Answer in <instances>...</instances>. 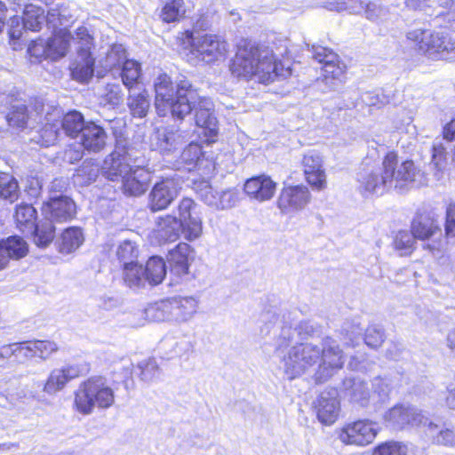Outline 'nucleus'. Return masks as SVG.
<instances>
[{"mask_svg": "<svg viewBox=\"0 0 455 455\" xmlns=\"http://www.w3.org/2000/svg\"><path fill=\"white\" fill-rule=\"evenodd\" d=\"M260 322L263 323L260 328L262 335L269 334L272 329L278 331L275 337V353L280 359L281 369L288 380L314 371L315 381L324 382L343 367V351L330 337L323 339L322 347L310 342L291 347L296 334L301 339L313 335L315 329L308 322H301L296 328H292L272 311L262 313Z\"/></svg>", "mask_w": 455, "mask_h": 455, "instance_id": "nucleus-1", "label": "nucleus"}, {"mask_svg": "<svg viewBox=\"0 0 455 455\" xmlns=\"http://www.w3.org/2000/svg\"><path fill=\"white\" fill-rule=\"evenodd\" d=\"M363 167L357 174L358 190L364 196H382L394 189L403 192L421 176L411 160L398 164L397 155L388 152L382 160L381 165Z\"/></svg>", "mask_w": 455, "mask_h": 455, "instance_id": "nucleus-2", "label": "nucleus"}, {"mask_svg": "<svg viewBox=\"0 0 455 455\" xmlns=\"http://www.w3.org/2000/svg\"><path fill=\"white\" fill-rule=\"evenodd\" d=\"M155 106L160 116L171 115L172 118L183 120L192 112L199 94L191 82L180 76L172 82L167 74H160L154 82Z\"/></svg>", "mask_w": 455, "mask_h": 455, "instance_id": "nucleus-3", "label": "nucleus"}, {"mask_svg": "<svg viewBox=\"0 0 455 455\" xmlns=\"http://www.w3.org/2000/svg\"><path fill=\"white\" fill-rule=\"evenodd\" d=\"M232 74L237 77L256 76L260 83L273 82L278 76H285L283 65L276 62L273 51L265 46L248 44L239 48L230 66Z\"/></svg>", "mask_w": 455, "mask_h": 455, "instance_id": "nucleus-4", "label": "nucleus"}, {"mask_svg": "<svg viewBox=\"0 0 455 455\" xmlns=\"http://www.w3.org/2000/svg\"><path fill=\"white\" fill-rule=\"evenodd\" d=\"M114 403L115 392L102 377L89 378L75 391V408L84 415L92 414L95 407L108 409Z\"/></svg>", "mask_w": 455, "mask_h": 455, "instance_id": "nucleus-5", "label": "nucleus"}, {"mask_svg": "<svg viewBox=\"0 0 455 455\" xmlns=\"http://www.w3.org/2000/svg\"><path fill=\"white\" fill-rule=\"evenodd\" d=\"M406 38L432 60L455 59V40L446 32L417 28L409 31Z\"/></svg>", "mask_w": 455, "mask_h": 455, "instance_id": "nucleus-6", "label": "nucleus"}, {"mask_svg": "<svg viewBox=\"0 0 455 455\" xmlns=\"http://www.w3.org/2000/svg\"><path fill=\"white\" fill-rule=\"evenodd\" d=\"M139 154L135 148L117 140L115 150L104 161L102 174L111 181H122L141 161Z\"/></svg>", "mask_w": 455, "mask_h": 455, "instance_id": "nucleus-7", "label": "nucleus"}, {"mask_svg": "<svg viewBox=\"0 0 455 455\" xmlns=\"http://www.w3.org/2000/svg\"><path fill=\"white\" fill-rule=\"evenodd\" d=\"M77 41V58L71 68L72 77L79 82H88L93 76L94 59L92 57L91 48L93 44V38L84 27L76 30L73 37Z\"/></svg>", "mask_w": 455, "mask_h": 455, "instance_id": "nucleus-8", "label": "nucleus"}, {"mask_svg": "<svg viewBox=\"0 0 455 455\" xmlns=\"http://www.w3.org/2000/svg\"><path fill=\"white\" fill-rule=\"evenodd\" d=\"M45 21L44 11L34 4H27L23 17L13 16L8 22V35L13 50L20 48L19 42L23 30L39 31Z\"/></svg>", "mask_w": 455, "mask_h": 455, "instance_id": "nucleus-9", "label": "nucleus"}, {"mask_svg": "<svg viewBox=\"0 0 455 455\" xmlns=\"http://www.w3.org/2000/svg\"><path fill=\"white\" fill-rule=\"evenodd\" d=\"M387 427L394 430L423 427L428 422V417L421 410L412 405L396 404L384 414Z\"/></svg>", "mask_w": 455, "mask_h": 455, "instance_id": "nucleus-10", "label": "nucleus"}, {"mask_svg": "<svg viewBox=\"0 0 455 455\" xmlns=\"http://www.w3.org/2000/svg\"><path fill=\"white\" fill-rule=\"evenodd\" d=\"M377 434V424L363 419L346 424L338 432V438L347 445L366 446L374 441Z\"/></svg>", "mask_w": 455, "mask_h": 455, "instance_id": "nucleus-11", "label": "nucleus"}, {"mask_svg": "<svg viewBox=\"0 0 455 455\" xmlns=\"http://www.w3.org/2000/svg\"><path fill=\"white\" fill-rule=\"evenodd\" d=\"M191 52L206 63L223 58L227 52V43L216 35H198L192 37Z\"/></svg>", "mask_w": 455, "mask_h": 455, "instance_id": "nucleus-12", "label": "nucleus"}, {"mask_svg": "<svg viewBox=\"0 0 455 455\" xmlns=\"http://www.w3.org/2000/svg\"><path fill=\"white\" fill-rule=\"evenodd\" d=\"M179 219L182 234L188 241L199 238L203 232L202 218L197 204L191 198H183L178 207Z\"/></svg>", "mask_w": 455, "mask_h": 455, "instance_id": "nucleus-13", "label": "nucleus"}, {"mask_svg": "<svg viewBox=\"0 0 455 455\" xmlns=\"http://www.w3.org/2000/svg\"><path fill=\"white\" fill-rule=\"evenodd\" d=\"M311 195L306 186L283 188L277 199V207L283 214H293L303 210L310 202Z\"/></svg>", "mask_w": 455, "mask_h": 455, "instance_id": "nucleus-14", "label": "nucleus"}, {"mask_svg": "<svg viewBox=\"0 0 455 455\" xmlns=\"http://www.w3.org/2000/svg\"><path fill=\"white\" fill-rule=\"evenodd\" d=\"M188 133L172 125L157 129L151 137V147L161 154L168 155L187 142Z\"/></svg>", "mask_w": 455, "mask_h": 455, "instance_id": "nucleus-15", "label": "nucleus"}, {"mask_svg": "<svg viewBox=\"0 0 455 455\" xmlns=\"http://www.w3.org/2000/svg\"><path fill=\"white\" fill-rule=\"evenodd\" d=\"M42 212L46 220L52 222H65L74 218L76 204L67 196H54L43 204Z\"/></svg>", "mask_w": 455, "mask_h": 455, "instance_id": "nucleus-16", "label": "nucleus"}, {"mask_svg": "<svg viewBox=\"0 0 455 455\" xmlns=\"http://www.w3.org/2000/svg\"><path fill=\"white\" fill-rule=\"evenodd\" d=\"M82 374L83 369L77 364H68L61 368H55L51 371L43 390L48 395H55L64 389L69 381Z\"/></svg>", "mask_w": 455, "mask_h": 455, "instance_id": "nucleus-17", "label": "nucleus"}, {"mask_svg": "<svg viewBox=\"0 0 455 455\" xmlns=\"http://www.w3.org/2000/svg\"><path fill=\"white\" fill-rule=\"evenodd\" d=\"M178 184L173 179H164L154 185L149 194V207L153 212L167 208L177 197Z\"/></svg>", "mask_w": 455, "mask_h": 455, "instance_id": "nucleus-18", "label": "nucleus"}, {"mask_svg": "<svg viewBox=\"0 0 455 455\" xmlns=\"http://www.w3.org/2000/svg\"><path fill=\"white\" fill-rule=\"evenodd\" d=\"M343 393L351 403L362 407L375 405V396L372 395L370 385L358 378H349L343 381Z\"/></svg>", "mask_w": 455, "mask_h": 455, "instance_id": "nucleus-19", "label": "nucleus"}, {"mask_svg": "<svg viewBox=\"0 0 455 455\" xmlns=\"http://www.w3.org/2000/svg\"><path fill=\"white\" fill-rule=\"evenodd\" d=\"M171 321L187 323L197 313L199 299L196 296H173L168 298Z\"/></svg>", "mask_w": 455, "mask_h": 455, "instance_id": "nucleus-20", "label": "nucleus"}, {"mask_svg": "<svg viewBox=\"0 0 455 455\" xmlns=\"http://www.w3.org/2000/svg\"><path fill=\"white\" fill-rule=\"evenodd\" d=\"M141 160L137 166L132 167L125 178L121 181L124 193L128 196H138L144 194L151 180V173L148 169L142 167Z\"/></svg>", "mask_w": 455, "mask_h": 455, "instance_id": "nucleus-21", "label": "nucleus"}, {"mask_svg": "<svg viewBox=\"0 0 455 455\" xmlns=\"http://www.w3.org/2000/svg\"><path fill=\"white\" fill-rule=\"evenodd\" d=\"M304 174L307 181L316 190H323L326 188V174L323 169L321 156L315 152H308L304 156L302 161Z\"/></svg>", "mask_w": 455, "mask_h": 455, "instance_id": "nucleus-22", "label": "nucleus"}, {"mask_svg": "<svg viewBox=\"0 0 455 455\" xmlns=\"http://www.w3.org/2000/svg\"><path fill=\"white\" fill-rule=\"evenodd\" d=\"M312 54L315 60L323 65L322 68L326 79L332 78L341 82L344 70L339 64L338 55L332 50L321 45H313Z\"/></svg>", "mask_w": 455, "mask_h": 455, "instance_id": "nucleus-23", "label": "nucleus"}, {"mask_svg": "<svg viewBox=\"0 0 455 455\" xmlns=\"http://www.w3.org/2000/svg\"><path fill=\"white\" fill-rule=\"evenodd\" d=\"M336 390L323 391L320 394L315 403L318 419L331 425L336 421L339 413V402Z\"/></svg>", "mask_w": 455, "mask_h": 455, "instance_id": "nucleus-24", "label": "nucleus"}, {"mask_svg": "<svg viewBox=\"0 0 455 455\" xmlns=\"http://www.w3.org/2000/svg\"><path fill=\"white\" fill-rule=\"evenodd\" d=\"M275 188V182L269 176L259 175L247 180L243 190L251 198L264 202L273 197Z\"/></svg>", "mask_w": 455, "mask_h": 455, "instance_id": "nucleus-25", "label": "nucleus"}, {"mask_svg": "<svg viewBox=\"0 0 455 455\" xmlns=\"http://www.w3.org/2000/svg\"><path fill=\"white\" fill-rule=\"evenodd\" d=\"M193 249L186 243H180L169 252L171 274L182 277L188 274L190 261L193 259Z\"/></svg>", "mask_w": 455, "mask_h": 455, "instance_id": "nucleus-26", "label": "nucleus"}, {"mask_svg": "<svg viewBox=\"0 0 455 455\" xmlns=\"http://www.w3.org/2000/svg\"><path fill=\"white\" fill-rule=\"evenodd\" d=\"M193 109L196 110L195 122L196 125L205 129L211 136L215 135L217 133L218 122L212 112V102L209 99L199 96Z\"/></svg>", "mask_w": 455, "mask_h": 455, "instance_id": "nucleus-27", "label": "nucleus"}, {"mask_svg": "<svg viewBox=\"0 0 455 455\" xmlns=\"http://www.w3.org/2000/svg\"><path fill=\"white\" fill-rule=\"evenodd\" d=\"M28 252L27 243L19 236H10L0 241V269L4 268L10 259H18Z\"/></svg>", "mask_w": 455, "mask_h": 455, "instance_id": "nucleus-28", "label": "nucleus"}, {"mask_svg": "<svg viewBox=\"0 0 455 455\" xmlns=\"http://www.w3.org/2000/svg\"><path fill=\"white\" fill-rule=\"evenodd\" d=\"M79 138L84 149L100 152L106 145L107 134L101 126L93 122H88Z\"/></svg>", "mask_w": 455, "mask_h": 455, "instance_id": "nucleus-29", "label": "nucleus"}, {"mask_svg": "<svg viewBox=\"0 0 455 455\" xmlns=\"http://www.w3.org/2000/svg\"><path fill=\"white\" fill-rule=\"evenodd\" d=\"M411 231L416 239L427 240L435 235H442L441 228L435 216H416L411 226Z\"/></svg>", "mask_w": 455, "mask_h": 455, "instance_id": "nucleus-30", "label": "nucleus"}, {"mask_svg": "<svg viewBox=\"0 0 455 455\" xmlns=\"http://www.w3.org/2000/svg\"><path fill=\"white\" fill-rule=\"evenodd\" d=\"M127 106L133 117H145L150 108L149 95L148 92L139 88L138 86L134 89H130L129 96L127 98Z\"/></svg>", "mask_w": 455, "mask_h": 455, "instance_id": "nucleus-31", "label": "nucleus"}, {"mask_svg": "<svg viewBox=\"0 0 455 455\" xmlns=\"http://www.w3.org/2000/svg\"><path fill=\"white\" fill-rule=\"evenodd\" d=\"M75 36L76 34L71 36L66 29H60L58 33L53 34V36L47 40L49 59L56 60L64 57L68 52L71 40L77 44V41L73 39Z\"/></svg>", "mask_w": 455, "mask_h": 455, "instance_id": "nucleus-32", "label": "nucleus"}, {"mask_svg": "<svg viewBox=\"0 0 455 455\" xmlns=\"http://www.w3.org/2000/svg\"><path fill=\"white\" fill-rule=\"evenodd\" d=\"M84 236L79 228H66L56 240L58 250L62 254H69L77 250L84 243Z\"/></svg>", "mask_w": 455, "mask_h": 455, "instance_id": "nucleus-33", "label": "nucleus"}, {"mask_svg": "<svg viewBox=\"0 0 455 455\" xmlns=\"http://www.w3.org/2000/svg\"><path fill=\"white\" fill-rule=\"evenodd\" d=\"M156 233L159 240L163 242H173L176 241L180 233H182V227L176 217L166 215L165 217L159 218Z\"/></svg>", "mask_w": 455, "mask_h": 455, "instance_id": "nucleus-34", "label": "nucleus"}, {"mask_svg": "<svg viewBox=\"0 0 455 455\" xmlns=\"http://www.w3.org/2000/svg\"><path fill=\"white\" fill-rule=\"evenodd\" d=\"M424 428L425 435L432 443L449 447L455 446V429L442 428L429 418Z\"/></svg>", "mask_w": 455, "mask_h": 455, "instance_id": "nucleus-35", "label": "nucleus"}, {"mask_svg": "<svg viewBox=\"0 0 455 455\" xmlns=\"http://www.w3.org/2000/svg\"><path fill=\"white\" fill-rule=\"evenodd\" d=\"M164 346L168 347L169 357L186 358L194 352V343L188 336L172 337L166 339Z\"/></svg>", "mask_w": 455, "mask_h": 455, "instance_id": "nucleus-36", "label": "nucleus"}, {"mask_svg": "<svg viewBox=\"0 0 455 455\" xmlns=\"http://www.w3.org/2000/svg\"><path fill=\"white\" fill-rule=\"evenodd\" d=\"M59 122L62 133L71 138H79L87 125L83 115L76 110L67 113Z\"/></svg>", "mask_w": 455, "mask_h": 455, "instance_id": "nucleus-37", "label": "nucleus"}, {"mask_svg": "<svg viewBox=\"0 0 455 455\" xmlns=\"http://www.w3.org/2000/svg\"><path fill=\"white\" fill-rule=\"evenodd\" d=\"M123 279L130 288H142L147 283L144 266L138 261H130L123 267Z\"/></svg>", "mask_w": 455, "mask_h": 455, "instance_id": "nucleus-38", "label": "nucleus"}, {"mask_svg": "<svg viewBox=\"0 0 455 455\" xmlns=\"http://www.w3.org/2000/svg\"><path fill=\"white\" fill-rule=\"evenodd\" d=\"M14 218L17 228L22 233H32L36 227V211L31 204H24L18 205Z\"/></svg>", "mask_w": 455, "mask_h": 455, "instance_id": "nucleus-39", "label": "nucleus"}, {"mask_svg": "<svg viewBox=\"0 0 455 455\" xmlns=\"http://www.w3.org/2000/svg\"><path fill=\"white\" fill-rule=\"evenodd\" d=\"M144 268L147 283L150 285L161 283L166 275L165 261L158 256L150 257Z\"/></svg>", "mask_w": 455, "mask_h": 455, "instance_id": "nucleus-40", "label": "nucleus"}, {"mask_svg": "<svg viewBox=\"0 0 455 455\" xmlns=\"http://www.w3.org/2000/svg\"><path fill=\"white\" fill-rule=\"evenodd\" d=\"M100 174V166L94 161L87 160L76 170L74 174V183L84 187L94 182Z\"/></svg>", "mask_w": 455, "mask_h": 455, "instance_id": "nucleus-41", "label": "nucleus"}, {"mask_svg": "<svg viewBox=\"0 0 455 455\" xmlns=\"http://www.w3.org/2000/svg\"><path fill=\"white\" fill-rule=\"evenodd\" d=\"M19 196L20 188L16 179L9 173L0 172V197L13 203Z\"/></svg>", "mask_w": 455, "mask_h": 455, "instance_id": "nucleus-42", "label": "nucleus"}, {"mask_svg": "<svg viewBox=\"0 0 455 455\" xmlns=\"http://www.w3.org/2000/svg\"><path fill=\"white\" fill-rule=\"evenodd\" d=\"M32 233L34 235V242L38 247H46L53 240L55 236V228L52 221L46 220L34 228Z\"/></svg>", "mask_w": 455, "mask_h": 455, "instance_id": "nucleus-43", "label": "nucleus"}, {"mask_svg": "<svg viewBox=\"0 0 455 455\" xmlns=\"http://www.w3.org/2000/svg\"><path fill=\"white\" fill-rule=\"evenodd\" d=\"M194 190L198 198L214 209L218 206L219 191L214 189L207 180H200L194 184Z\"/></svg>", "mask_w": 455, "mask_h": 455, "instance_id": "nucleus-44", "label": "nucleus"}, {"mask_svg": "<svg viewBox=\"0 0 455 455\" xmlns=\"http://www.w3.org/2000/svg\"><path fill=\"white\" fill-rule=\"evenodd\" d=\"M121 77L125 87L134 89L140 75V65L132 60H125L122 64Z\"/></svg>", "mask_w": 455, "mask_h": 455, "instance_id": "nucleus-45", "label": "nucleus"}, {"mask_svg": "<svg viewBox=\"0 0 455 455\" xmlns=\"http://www.w3.org/2000/svg\"><path fill=\"white\" fill-rule=\"evenodd\" d=\"M147 319L154 322L171 321L168 299L149 305L145 309Z\"/></svg>", "mask_w": 455, "mask_h": 455, "instance_id": "nucleus-46", "label": "nucleus"}, {"mask_svg": "<svg viewBox=\"0 0 455 455\" xmlns=\"http://www.w3.org/2000/svg\"><path fill=\"white\" fill-rule=\"evenodd\" d=\"M415 240L416 237L411 231L401 230L395 236V249L401 256L410 255L415 248Z\"/></svg>", "mask_w": 455, "mask_h": 455, "instance_id": "nucleus-47", "label": "nucleus"}, {"mask_svg": "<svg viewBox=\"0 0 455 455\" xmlns=\"http://www.w3.org/2000/svg\"><path fill=\"white\" fill-rule=\"evenodd\" d=\"M446 165L447 157L444 147L441 143L434 144L432 147L430 166L435 170L434 175L436 180H440L443 177Z\"/></svg>", "mask_w": 455, "mask_h": 455, "instance_id": "nucleus-48", "label": "nucleus"}, {"mask_svg": "<svg viewBox=\"0 0 455 455\" xmlns=\"http://www.w3.org/2000/svg\"><path fill=\"white\" fill-rule=\"evenodd\" d=\"M5 118L10 126L24 128L28 120L27 106L22 103L12 105L11 111L6 115Z\"/></svg>", "mask_w": 455, "mask_h": 455, "instance_id": "nucleus-49", "label": "nucleus"}, {"mask_svg": "<svg viewBox=\"0 0 455 455\" xmlns=\"http://www.w3.org/2000/svg\"><path fill=\"white\" fill-rule=\"evenodd\" d=\"M185 13L183 0H168L162 9L161 17L164 22L179 20Z\"/></svg>", "mask_w": 455, "mask_h": 455, "instance_id": "nucleus-50", "label": "nucleus"}, {"mask_svg": "<svg viewBox=\"0 0 455 455\" xmlns=\"http://www.w3.org/2000/svg\"><path fill=\"white\" fill-rule=\"evenodd\" d=\"M118 260L123 263V267L130 261H137L139 250L135 243L130 240H124L119 243L116 251Z\"/></svg>", "mask_w": 455, "mask_h": 455, "instance_id": "nucleus-51", "label": "nucleus"}, {"mask_svg": "<svg viewBox=\"0 0 455 455\" xmlns=\"http://www.w3.org/2000/svg\"><path fill=\"white\" fill-rule=\"evenodd\" d=\"M365 18L371 21L382 23L386 21L389 16V9L376 2H369L365 4Z\"/></svg>", "mask_w": 455, "mask_h": 455, "instance_id": "nucleus-52", "label": "nucleus"}, {"mask_svg": "<svg viewBox=\"0 0 455 455\" xmlns=\"http://www.w3.org/2000/svg\"><path fill=\"white\" fill-rule=\"evenodd\" d=\"M201 156H203L201 146L197 143L191 142L182 151L180 160L190 171L198 164L201 160Z\"/></svg>", "mask_w": 455, "mask_h": 455, "instance_id": "nucleus-53", "label": "nucleus"}, {"mask_svg": "<svg viewBox=\"0 0 455 455\" xmlns=\"http://www.w3.org/2000/svg\"><path fill=\"white\" fill-rule=\"evenodd\" d=\"M140 379L151 382L160 376V370L155 359H148L138 363Z\"/></svg>", "mask_w": 455, "mask_h": 455, "instance_id": "nucleus-54", "label": "nucleus"}, {"mask_svg": "<svg viewBox=\"0 0 455 455\" xmlns=\"http://www.w3.org/2000/svg\"><path fill=\"white\" fill-rule=\"evenodd\" d=\"M370 387L371 388L372 395L375 396V405L384 403L388 398L390 385L386 378H375Z\"/></svg>", "mask_w": 455, "mask_h": 455, "instance_id": "nucleus-55", "label": "nucleus"}, {"mask_svg": "<svg viewBox=\"0 0 455 455\" xmlns=\"http://www.w3.org/2000/svg\"><path fill=\"white\" fill-rule=\"evenodd\" d=\"M363 339L368 347L377 348L385 340L384 330L377 324L369 325L365 331Z\"/></svg>", "mask_w": 455, "mask_h": 455, "instance_id": "nucleus-56", "label": "nucleus"}, {"mask_svg": "<svg viewBox=\"0 0 455 455\" xmlns=\"http://www.w3.org/2000/svg\"><path fill=\"white\" fill-rule=\"evenodd\" d=\"M61 134L63 133L59 121H56L52 124H45L41 131L43 144L45 147L53 145L61 136Z\"/></svg>", "mask_w": 455, "mask_h": 455, "instance_id": "nucleus-57", "label": "nucleus"}, {"mask_svg": "<svg viewBox=\"0 0 455 455\" xmlns=\"http://www.w3.org/2000/svg\"><path fill=\"white\" fill-rule=\"evenodd\" d=\"M13 348L14 359L20 363L36 357L32 340L14 342Z\"/></svg>", "mask_w": 455, "mask_h": 455, "instance_id": "nucleus-58", "label": "nucleus"}, {"mask_svg": "<svg viewBox=\"0 0 455 455\" xmlns=\"http://www.w3.org/2000/svg\"><path fill=\"white\" fill-rule=\"evenodd\" d=\"M102 97L107 104L113 107L120 105L124 100V93L119 84H107Z\"/></svg>", "mask_w": 455, "mask_h": 455, "instance_id": "nucleus-59", "label": "nucleus"}, {"mask_svg": "<svg viewBox=\"0 0 455 455\" xmlns=\"http://www.w3.org/2000/svg\"><path fill=\"white\" fill-rule=\"evenodd\" d=\"M407 446L398 442H386L374 449L373 455H407Z\"/></svg>", "mask_w": 455, "mask_h": 455, "instance_id": "nucleus-60", "label": "nucleus"}, {"mask_svg": "<svg viewBox=\"0 0 455 455\" xmlns=\"http://www.w3.org/2000/svg\"><path fill=\"white\" fill-rule=\"evenodd\" d=\"M35 356L42 360H47L58 350V346L51 340H32Z\"/></svg>", "mask_w": 455, "mask_h": 455, "instance_id": "nucleus-61", "label": "nucleus"}, {"mask_svg": "<svg viewBox=\"0 0 455 455\" xmlns=\"http://www.w3.org/2000/svg\"><path fill=\"white\" fill-rule=\"evenodd\" d=\"M239 191L234 188L219 191L218 206L216 210L230 209L239 201Z\"/></svg>", "mask_w": 455, "mask_h": 455, "instance_id": "nucleus-62", "label": "nucleus"}, {"mask_svg": "<svg viewBox=\"0 0 455 455\" xmlns=\"http://www.w3.org/2000/svg\"><path fill=\"white\" fill-rule=\"evenodd\" d=\"M361 101L369 107L381 108L389 103V97L381 91L365 92L361 95Z\"/></svg>", "mask_w": 455, "mask_h": 455, "instance_id": "nucleus-63", "label": "nucleus"}, {"mask_svg": "<svg viewBox=\"0 0 455 455\" xmlns=\"http://www.w3.org/2000/svg\"><path fill=\"white\" fill-rule=\"evenodd\" d=\"M362 331L363 328L358 323H345L341 329L345 343L354 346L360 339Z\"/></svg>", "mask_w": 455, "mask_h": 455, "instance_id": "nucleus-64", "label": "nucleus"}]
</instances>
